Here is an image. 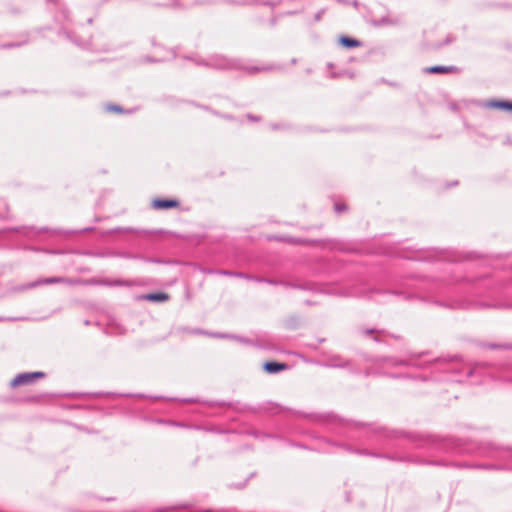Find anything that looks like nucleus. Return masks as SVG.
I'll return each mask as SVG.
<instances>
[{"mask_svg": "<svg viewBox=\"0 0 512 512\" xmlns=\"http://www.w3.org/2000/svg\"><path fill=\"white\" fill-rule=\"evenodd\" d=\"M95 283L93 280H84L81 278H67V277H48L44 279L37 280L33 283L27 285V288H34L39 285L44 284H65L69 286H78V285H92Z\"/></svg>", "mask_w": 512, "mask_h": 512, "instance_id": "f257e3e1", "label": "nucleus"}, {"mask_svg": "<svg viewBox=\"0 0 512 512\" xmlns=\"http://www.w3.org/2000/svg\"><path fill=\"white\" fill-rule=\"evenodd\" d=\"M45 376V373L40 371L19 373L11 380L10 387L16 388L21 385H28Z\"/></svg>", "mask_w": 512, "mask_h": 512, "instance_id": "f03ea898", "label": "nucleus"}, {"mask_svg": "<svg viewBox=\"0 0 512 512\" xmlns=\"http://www.w3.org/2000/svg\"><path fill=\"white\" fill-rule=\"evenodd\" d=\"M206 65L217 69H234L239 67L236 61L229 60L223 56H213Z\"/></svg>", "mask_w": 512, "mask_h": 512, "instance_id": "7ed1b4c3", "label": "nucleus"}, {"mask_svg": "<svg viewBox=\"0 0 512 512\" xmlns=\"http://www.w3.org/2000/svg\"><path fill=\"white\" fill-rule=\"evenodd\" d=\"M151 206L155 210H167L178 208L180 206V202L176 199H154Z\"/></svg>", "mask_w": 512, "mask_h": 512, "instance_id": "20e7f679", "label": "nucleus"}, {"mask_svg": "<svg viewBox=\"0 0 512 512\" xmlns=\"http://www.w3.org/2000/svg\"><path fill=\"white\" fill-rule=\"evenodd\" d=\"M170 299V295L166 292H155V293H147L142 294L137 297L139 301H149V302H158L163 303L167 302Z\"/></svg>", "mask_w": 512, "mask_h": 512, "instance_id": "39448f33", "label": "nucleus"}, {"mask_svg": "<svg viewBox=\"0 0 512 512\" xmlns=\"http://www.w3.org/2000/svg\"><path fill=\"white\" fill-rule=\"evenodd\" d=\"M483 107L487 109H498L512 112V102L508 100H488L483 103Z\"/></svg>", "mask_w": 512, "mask_h": 512, "instance_id": "423d86ee", "label": "nucleus"}, {"mask_svg": "<svg viewBox=\"0 0 512 512\" xmlns=\"http://www.w3.org/2000/svg\"><path fill=\"white\" fill-rule=\"evenodd\" d=\"M95 283L94 284H103V285H107V286H125V287H132V286H136L138 285V281L137 280H134V279H118V280H113V281H110V280H104V281H96V280H93Z\"/></svg>", "mask_w": 512, "mask_h": 512, "instance_id": "0eeeda50", "label": "nucleus"}, {"mask_svg": "<svg viewBox=\"0 0 512 512\" xmlns=\"http://www.w3.org/2000/svg\"><path fill=\"white\" fill-rule=\"evenodd\" d=\"M287 368H288V365L286 363H279V362H266L263 365V369L269 374H275V373L284 371Z\"/></svg>", "mask_w": 512, "mask_h": 512, "instance_id": "6e6552de", "label": "nucleus"}, {"mask_svg": "<svg viewBox=\"0 0 512 512\" xmlns=\"http://www.w3.org/2000/svg\"><path fill=\"white\" fill-rule=\"evenodd\" d=\"M481 347L490 350H512L510 343H482Z\"/></svg>", "mask_w": 512, "mask_h": 512, "instance_id": "1a4fd4ad", "label": "nucleus"}, {"mask_svg": "<svg viewBox=\"0 0 512 512\" xmlns=\"http://www.w3.org/2000/svg\"><path fill=\"white\" fill-rule=\"evenodd\" d=\"M339 43L345 48H354L359 47L361 45L360 41L347 36H341L339 38Z\"/></svg>", "mask_w": 512, "mask_h": 512, "instance_id": "9d476101", "label": "nucleus"}, {"mask_svg": "<svg viewBox=\"0 0 512 512\" xmlns=\"http://www.w3.org/2000/svg\"><path fill=\"white\" fill-rule=\"evenodd\" d=\"M452 70H454L453 66H441V65L426 68V72H428V73H448Z\"/></svg>", "mask_w": 512, "mask_h": 512, "instance_id": "9b49d317", "label": "nucleus"}, {"mask_svg": "<svg viewBox=\"0 0 512 512\" xmlns=\"http://www.w3.org/2000/svg\"><path fill=\"white\" fill-rule=\"evenodd\" d=\"M46 396V394L30 395L24 398V402L38 404L41 403Z\"/></svg>", "mask_w": 512, "mask_h": 512, "instance_id": "f8f14e48", "label": "nucleus"}, {"mask_svg": "<svg viewBox=\"0 0 512 512\" xmlns=\"http://www.w3.org/2000/svg\"><path fill=\"white\" fill-rule=\"evenodd\" d=\"M218 275H225V276H235V277H246L244 273L242 272H234L229 270H217L214 272Z\"/></svg>", "mask_w": 512, "mask_h": 512, "instance_id": "ddd939ff", "label": "nucleus"}, {"mask_svg": "<svg viewBox=\"0 0 512 512\" xmlns=\"http://www.w3.org/2000/svg\"><path fill=\"white\" fill-rule=\"evenodd\" d=\"M158 423H162V424H167V425H170V426H174V427H181V428H190L191 426L185 424V423H182V422H177V421H173V420H168V421H164V420H157Z\"/></svg>", "mask_w": 512, "mask_h": 512, "instance_id": "4468645a", "label": "nucleus"}, {"mask_svg": "<svg viewBox=\"0 0 512 512\" xmlns=\"http://www.w3.org/2000/svg\"><path fill=\"white\" fill-rule=\"evenodd\" d=\"M348 210V205L345 202H335L334 203V211L337 214H341Z\"/></svg>", "mask_w": 512, "mask_h": 512, "instance_id": "2eb2a0df", "label": "nucleus"}, {"mask_svg": "<svg viewBox=\"0 0 512 512\" xmlns=\"http://www.w3.org/2000/svg\"><path fill=\"white\" fill-rule=\"evenodd\" d=\"M104 110L106 112H116V113H122L123 109L121 106L116 104H108L104 106Z\"/></svg>", "mask_w": 512, "mask_h": 512, "instance_id": "dca6fc26", "label": "nucleus"}, {"mask_svg": "<svg viewBox=\"0 0 512 512\" xmlns=\"http://www.w3.org/2000/svg\"><path fill=\"white\" fill-rule=\"evenodd\" d=\"M270 69L269 67H251L247 68L249 72H257V71H264Z\"/></svg>", "mask_w": 512, "mask_h": 512, "instance_id": "f3484780", "label": "nucleus"}, {"mask_svg": "<svg viewBox=\"0 0 512 512\" xmlns=\"http://www.w3.org/2000/svg\"><path fill=\"white\" fill-rule=\"evenodd\" d=\"M375 332H377V333H382L383 331H382V330H375V329H366V330L364 331V333H365V334H367V335H368V334L375 333Z\"/></svg>", "mask_w": 512, "mask_h": 512, "instance_id": "a211bd4d", "label": "nucleus"}, {"mask_svg": "<svg viewBox=\"0 0 512 512\" xmlns=\"http://www.w3.org/2000/svg\"><path fill=\"white\" fill-rule=\"evenodd\" d=\"M324 442H325V443H327V444H330V445H332V446H340V444L335 443V442H331V441H329V440H324Z\"/></svg>", "mask_w": 512, "mask_h": 512, "instance_id": "6ab92c4d", "label": "nucleus"}, {"mask_svg": "<svg viewBox=\"0 0 512 512\" xmlns=\"http://www.w3.org/2000/svg\"><path fill=\"white\" fill-rule=\"evenodd\" d=\"M247 118H249L252 122H257L258 121V118L253 117L251 115H247Z\"/></svg>", "mask_w": 512, "mask_h": 512, "instance_id": "aec40b11", "label": "nucleus"}, {"mask_svg": "<svg viewBox=\"0 0 512 512\" xmlns=\"http://www.w3.org/2000/svg\"><path fill=\"white\" fill-rule=\"evenodd\" d=\"M399 364H401V365H406V364H407V362H405V361H400V362H399Z\"/></svg>", "mask_w": 512, "mask_h": 512, "instance_id": "412c9836", "label": "nucleus"}]
</instances>
